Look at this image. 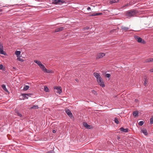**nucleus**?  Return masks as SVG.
Instances as JSON below:
<instances>
[{
    "instance_id": "obj_1",
    "label": "nucleus",
    "mask_w": 153,
    "mask_h": 153,
    "mask_svg": "<svg viewBox=\"0 0 153 153\" xmlns=\"http://www.w3.org/2000/svg\"><path fill=\"white\" fill-rule=\"evenodd\" d=\"M94 75L96 78L98 84L102 88L105 87V85L104 82L100 75L98 73L96 72L94 73Z\"/></svg>"
},
{
    "instance_id": "obj_2",
    "label": "nucleus",
    "mask_w": 153,
    "mask_h": 153,
    "mask_svg": "<svg viewBox=\"0 0 153 153\" xmlns=\"http://www.w3.org/2000/svg\"><path fill=\"white\" fill-rule=\"evenodd\" d=\"M34 62L36 63L42 71L45 72L50 73L51 72V71L47 70L45 67V66L42 64L41 62L38 60H34Z\"/></svg>"
},
{
    "instance_id": "obj_3",
    "label": "nucleus",
    "mask_w": 153,
    "mask_h": 153,
    "mask_svg": "<svg viewBox=\"0 0 153 153\" xmlns=\"http://www.w3.org/2000/svg\"><path fill=\"white\" fill-rule=\"evenodd\" d=\"M136 14L135 10H130L127 12L126 13V16L128 17H131L134 16Z\"/></svg>"
},
{
    "instance_id": "obj_4",
    "label": "nucleus",
    "mask_w": 153,
    "mask_h": 153,
    "mask_svg": "<svg viewBox=\"0 0 153 153\" xmlns=\"http://www.w3.org/2000/svg\"><path fill=\"white\" fill-rule=\"evenodd\" d=\"M134 37L136 40L138 42L143 44H145L146 43V42L144 40H143L139 36H135Z\"/></svg>"
},
{
    "instance_id": "obj_5",
    "label": "nucleus",
    "mask_w": 153,
    "mask_h": 153,
    "mask_svg": "<svg viewBox=\"0 0 153 153\" xmlns=\"http://www.w3.org/2000/svg\"><path fill=\"white\" fill-rule=\"evenodd\" d=\"M55 91L57 94H60L62 92V88L60 86H55L54 87Z\"/></svg>"
},
{
    "instance_id": "obj_6",
    "label": "nucleus",
    "mask_w": 153,
    "mask_h": 153,
    "mask_svg": "<svg viewBox=\"0 0 153 153\" xmlns=\"http://www.w3.org/2000/svg\"><path fill=\"white\" fill-rule=\"evenodd\" d=\"M52 3L56 5H61L65 2L63 1L62 0H52Z\"/></svg>"
},
{
    "instance_id": "obj_7",
    "label": "nucleus",
    "mask_w": 153,
    "mask_h": 153,
    "mask_svg": "<svg viewBox=\"0 0 153 153\" xmlns=\"http://www.w3.org/2000/svg\"><path fill=\"white\" fill-rule=\"evenodd\" d=\"M3 48L2 44L1 43H0V53L1 54L6 55V53L5 51H3Z\"/></svg>"
},
{
    "instance_id": "obj_8",
    "label": "nucleus",
    "mask_w": 153,
    "mask_h": 153,
    "mask_svg": "<svg viewBox=\"0 0 153 153\" xmlns=\"http://www.w3.org/2000/svg\"><path fill=\"white\" fill-rule=\"evenodd\" d=\"M105 55V54L104 53H98L97 56V59H100L101 58Z\"/></svg>"
},
{
    "instance_id": "obj_9",
    "label": "nucleus",
    "mask_w": 153,
    "mask_h": 153,
    "mask_svg": "<svg viewBox=\"0 0 153 153\" xmlns=\"http://www.w3.org/2000/svg\"><path fill=\"white\" fill-rule=\"evenodd\" d=\"M65 112L70 118H71L73 117L72 114L70 110L67 109L65 110Z\"/></svg>"
},
{
    "instance_id": "obj_10",
    "label": "nucleus",
    "mask_w": 153,
    "mask_h": 153,
    "mask_svg": "<svg viewBox=\"0 0 153 153\" xmlns=\"http://www.w3.org/2000/svg\"><path fill=\"white\" fill-rule=\"evenodd\" d=\"M21 53V52L20 51H16L15 52V54L17 58L20 56H20Z\"/></svg>"
},
{
    "instance_id": "obj_11",
    "label": "nucleus",
    "mask_w": 153,
    "mask_h": 153,
    "mask_svg": "<svg viewBox=\"0 0 153 153\" xmlns=\"http://www.w3.org/2000/svg\"><path fill=\"white\" fill-rule=\"evenodd\" d=\"M120 131L124 132H128V128H120Z\"/></svg>"
},
{
    "instance_id": "obj_12",
    "label": "nucleus",
    "mask_w": 153,
    "mask_h": 153,
    "mask_svg": "<svg viewBox=\"0 0 153 153\" xmlns=\"http://www.w3.org/2000/svg\"><path fill=\"white\" fill-rule=\"evenodd\" d=\"M102 14V13H92L91 14V16H97L98 15H100Z\"/></svg>"
},
{
    "instance_id": "obj_13",
    "label": "nucleus",
    "mask_w": 153,
    "mask_h": 153,
    "mask_svg": "<svg viewBox=\"0 0 153 153\" xmlns=\"http://www.w3.org/2000/svg\"><path fill=\"white\" fill-rule=\"evenodd\" d=\"M83 125L85 127L87 128L90 129L91 128L90 126L88 125L86 123H84Z\"/></svg>"
},
{
    "instance_id": "obj_14",
    "label": "nucleus",
    "mask_w": 153,
    "mask_h": 153,
    "mask_svg": "<svg viewBox=\"0 0 153 153\" xmlns=\"http://www.w3.org/2000/svg\"><path fill=\"white\" fill-rule=\"evenodd\" d=\"M133 114L134 117H136L138 116V113L137 111H135L133 112Z\"/></svg>"
},
{
    "instance_id": "obj_15",
    "label": "nucleus",
    "mask_w": 153,
    "mask_h": 153,
    "mask_svg": "<svg viewBox=\"0 0 153 153\" xmlns=\"http://www.w3.org/2000/svg\"><path fill=\"white\" fill-rule=\"evenodd\" d=\"M64 28L63 27H60L59 28H57L55 30V32H58L63 30Z\"/></svg>"
},
{
    "instance_id": "obj_16",
    "label": "nucleus",
    "mask_w": 153,
    "mask_h": 153,
    "mask_svg": "<svg viewBox=\"0 0 153 153\" xmlns=\"http://www.w3.org/2000/svg\"><path fill=\"white\" fill-rule=\"evenodd\" d=\"M22 95L24 99H28V96H29V95L28 94H22Z\"/></svg>"
},
{
    "instance_id": "obj_17",
    "label": "nucleus",
    "mask_w": 153,
    "mask_h": 153,
    "mask_svg": "<svg viewBox=\"0 0 153 153\" xmlns=\"http://www.w3.org/2000/svg\"><path fill=\"white\" fill-rule=\"evenodd\" d=\"M141 132L143 133L144 135H147L148 133L146 130V129H142L141 130Z\"/></svg>"
},
{
    "instance_id": "obj_18",
    "label": "nucleus",
    "mask_w": 153,
    "mask_h": 153,
    "mask_svg": "<svg viewBox=\"0 0 153 153\" xmlns=\"http://www.w3.org/2000/svg\"><path fill=\"white\" fill-rule=\"evenodd\" d=\"M118 1V0H111L110 1V3L111 4H113L115 3Z\"/></svg>"
},
{
    "instance_id": "obj_19",
    "label": "nucleus",
    "mask_w": 153,
    "mask_h": 153,
    "mask_svg": "<svg viewBox=\"0 0 153 153\" xmlns=\"http://www.w3.org/2000/svg\"><path fill=\"white\" fill-rule=\"evenodd\" d=\"M122 29L123 30H125V31H127L129 29V28L128 27H122Z\"/></svg>"
},
{
    "instance_id": "obj_20",
    "label": "nucleus",
    "mask_w": 153,
    "mask_h": 153,
    "mask_svg": "<svg viewBox=\"0 0 153 153\" xmlns=\"http://www.w3.org/2000/svg\"><path fill=\"white\" fill-rule=\"evenodd\" d=\"M21 56L17 58V60L21 62H23L24 61V60L22 59L21 58Z\"/></svg>"
},
{
    "instance_id": "obj_21",
    "label": "nucleus",
    "mask_w": 153,
    "mask_h": 153,
    "mask_svg": "<svg viewBox=\"0 0 153 153\" xmlns=\"http://www.w3.org/2000/svg\"><path fill=\"white\" fill-rule=\"evenodd\" d=\"M44 91L46 92H48L49 91V89L46 86H45L44 87Z\"/></svg>"
},
{
    "instance_id": "obj_22",
    "label": "nucleus",
    "mask_w": 153,
    "mask_h": 153,
    "mask_svg": "<svg viewBox=\"0 0 153 153\" xmlns=\"http://www.w3.org/2000/svg\"><path fill=\"white\" fill-rule=\"evenodd\" d=\"M38 108V107L37 105H34L33 107H30V109H36Z\"/></svg>"
},
{
    "instance_id": "obj_23",
    "label": "nucleus",
    "mask_w": 153,
    "mask_h": 153,
    "mask_svg": "<svg viewBox=\"0 0 153 153\" xmlns=\"http://www.w3.org/2000/svg\"><path fill=\"white\" fill-rule=\"evenodd\" d=\"M29 88V86L28 85H25L23 88V90L25 91H26Z\"/></svg>"
},
{
    "instance_id": "obj_24",
    "label": "nucleus",
    "mask_w": 153,
    "mask_h": 153,
    "mask_svg": "<svg viewBox=\"0 0 153 153\" xmlns=\"http://www.w3.org/2000/svg\"><path fill=\"white\" fill-rule=\"evenodd\" d=\"M2 88H3V89L5 91H7V89L6 88V86L4 85H2Z\"/></svg>"
},
{
    "instance_id": "obj_25",
    "label": "nucleus",
    "mask_w": 153,
    "mask_h": 153,
    "mask_svg": "<svg viewBox=\"0 0 153 153\" xmlns=\"http://www.w3.org/2000/svg\"><path fill=\"white\" fill-rule=\"evenodd\" d=\"M114 122L115 123L117 124H118L119 123V121L118 120V119L117 118H115L114 119Z\"/></svg>"
},
{
    "instance_id": "obj_26",
    "label": "nucleus",
    "mask_w": 153,
    "mask_h": 153,
    "mask_svg": "<svg viewBox=\"0 0 153 153\" xmlns=\"http://www.w3.org/2000/svg\"><path fill=\"white\" fill-rule=\"evenodd\" d=\"M0 69L2 70H4L5 69L4 67L1 64L0 65Z\"/></svg>"
},
{
    "instance_id": "obj_27",
    "label": "nucleus",
    "mask_w": 153,
    "mask_h": 153,
    "mask_svg": "<svg viewBox=\"0 0 153 153\" xmlns=\"http://www.w3.org/2000/svg\"><path fill=\"white\" fill-rule=\"evenodd\" d=\"M144 124V122L143 121H140L139 123V125L140 126H142Z\"/></svg>"
},
{
    "instance_id": "obj_28",
    "label": "nucleus",
    "mask_w": 153,
    "mask_h": 153,
    "mask_svg": "<svg viewBox=\"0 0 153 153\" xmlns=\"http://www.w3.org/2000/svg\"><path fill=\"white\" fill-rule=\"evenodd\" d=\"M92 92L94 94L96 95H97V92L96 91H94V90H92Z\"/></svg>"
},
{
    "instance_id": "obj_29",
    "label": "nucleus",
    "mask_w": 153,
    "mask_h": 153,
    "mask_svg": "<svg viewBox=\"0 0 153 153\" xmlns=\"http://www.w3.org/2000/svg\"><path fill=\"white\" fill-rule=\"evenodd\" d=\"M147 62H153V58H150L148 59L147 61Z\"/></svg>"
},
{
    "instance_id": "obj_30",
    "label": "nucleus",
    "mask_w": 153,
    "mask_h": 153,
    "mask_svg": "<svg viewBox=\"0 0 153 153\" xmlns=\"http://www.w3.org/2000/svg\"><path fill=\"white\" fill-rule=\"evenodd\" d=\"M150 123L151 124H152L153 123V117H152L150 119Z\"/></svg>"
},
{
    "instance_id": "obj_31",
    "label": "nucleus",
    "mask_w": 153,
    "mask_h": 153,
    "mask_svg": "<svg viewBox=\"0 0 153 153\" xmlns=\"http://www.w3.org/2000/svg\"><path fill=\"white\" fill-rule=\"evenodd\" d=\"M105 76L106 77L109 78L110 76V75L109 74H107L105 75Z\"/></svg>"
},
{
    "instance_id": "obj_32",
    "label": "nucleus",
    "mask_w": 153,
    "mask_h": 153,
    "mask_svg": "<svg viewBox=\"0 0 153 153\" xmlns=\"http://www.w3.org/2000/svg\"><path fill=\"white\" fill-rule=\"evenodd\" d=\"M147 83H148V81L146 80L144 82V85L145 86H146V85L147 84Z\"/></svg>"
},
{
    "instance_id": "obj_33",
    "label": "nucleus",
    "mask_w": 153,
    "mask_h": 153,
    "mask_svg": "<svg viewBox=\"0 0 153 153\" xmlns=\"http://www.w3.org/2000/svg\"><path fill=\"white\" fill-rule=\"evenodd\" d=\"M18 115L20 117H21L22 116V115L21 114H20L19 113H18Z\"/></svg>"
},
{
    "instance_id": "obj_34",
    "label": "nucleus",
    "mask_w": 153,
    "mask_h": 153,
    "mask_svg": "<svg viewBox=\"0 0 153 153\" xmlns=\"http://www.w3.org/2000/svg\"><path fill=\"white\" fill-rule=\"evenodd\" d=\"M88 10H91V8L90 7H88L87 9Z\"/></svg>"
},
{
    "instance_id": "obj_35",
    "label": "nucleus",
    "mask_w": 153,
    "mask_h": 153,
    "mask_svg": "<svg viewBox=\"0 0 153 153\" xmlns=\"http://www.w3.org/2000/svg\"><path fill=\"white\" fill-rule=\"evenodd\" d=\"M150 71L153 72V68L151 69L150 70Z\"/></svg>"
},
{
    "instance_id": "obj_36",
    "label": "nucleus",
    "mask_w": 153,
    "mask_h": 153,
    "mask_svg": "<svg viewBox=\"0 0 153 153\" xmlns=\"http://www.w3.org/2000/svg\"><path fill=\"white\" fill-rule=\"evenodd\" d=\"M52 132L53 133H55L56 132V131L55 130H53Z\"/></svg>"
},
{
    "instance_id": "obj_37",
    "label": "nucleus",
    "mask_w": 153,
    "mask_h": 153,
    "mask_svg": "<svg viewBox=\"0 0 153 153\" xmlns=\"http://www.w3.org/2000/svg\"><path fill=\"white\" fill-rule=\"evenodd\" d=\"M135 101H136V102H137V100H135Z\"/></svg>"
}]
</instances>
